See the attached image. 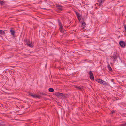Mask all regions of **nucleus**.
I'll use <instances>...</instances> for the list:
<instances>
[{"label": "nucleus", "instance_id": "1", "mask_svg": "<svg viewBox=\"0 0 126 126\" xmlns=\"http://www.w3.org/2000/svg\"><path fill=\"white\" fill-rule=\"evenodd\" d=\"M26 43L30 47L32 48L33 47V45L32 44L31 41H30L29 40H26Z\"/></svg>", "mask_w": 126, "mask_h": 126}, {"label": "nucleus", "instance_id": "21", "mask_svg": "<svg viewBox=\"0 0 126 126\" xmlns=\"http://www.w3.org/2000/svg\"><path fill=\"white\" fill-rule=\"evenodd\" d=\"M4 3V2L3 1L0 0V5H3Z\"/></svg>", "mask_w": 126, "mask_h": 126}, {"label": "nucleus", "instance_id": "15", "mask_svg": "<svg viewBox=\"0 0 126 126\" xmlns=\"http://www.w3.org/2000/svg\"><path fill=\"white\" fill-rule=\"evenodd\" d=\"M108 70L109 71H112V69L110 65H108Z\"/></svg>", "mask_w": 126, "mask_h": 126}, {"label": "nucleus", "instance_id": "2", "mask_svg": "<svg viewBox=\"0 0 126 126\" xmlns=\"http://www.w3.org/2000/svg\"><path fill=\"white\" fill-rule=\"evenodd\" d=\"M29 95L32 97L34 98H39L40 97V95H36L34 94H33L32 93H30L29 94Z\"/></svg>", "mask_w": 126, "mask_h": 126}, {"label": "nucleus", "instance_id": "11", "mask_svg": "<svg viewBox=\"0 0 126 126\" xmlns=\"http://www.w3.org/2000/svg\"><path fill=\"white\" fill-rule=\"evenodd\" d=\"M102 80L101 79H97L96 80V81L98 82L101 84V83Z\"/></svg>", "mask_w": 126, "mask_h": 126}, {"label": "nucleus", "instance_id": "19", "mask_svg": "<svg viewBox=\"0 0 126 126\" xmlns=\"http://www.w3.org/2000/svg\"><path fill=\"white\" fill-rule=\"evenodd\" d=\"M121 126H126V122H125L124 123L121 124Z\"/></svg>", "mask_w": 126, "mask_h": 126}, {"label": "nucleus", "instance_id": "10", "mask_svg": "<svg viewBox=\"0 0 126 126\" xmlns=\"http://www.w3.org/2000/svg\"><path fill=\"white\" fill-rule=\"evenodd\" d=\"M5 32L3 30H0V34H5Z\"/></svg>", "mask_w": 126, "mask_h": 126}, {"label": "nucleus", "instance_id": "26", "mask_svg": "<svg viewBox=\"0 0 126 126\" xmlns=\"http://www.w3.org/2000/svg\"><path fill=\"white\" fill-rule=\"evenodd\" d=\"M112 80H113V79H112Z\"/></svg>", "mask_w": 126, "mask_h": 126}, {"label": "nucleus", "instance_id": "18", "mask_svg": "<svg viewBox=\"0 0 126 126\" xmlns=\"http://www.w3.org/2000/svg\"><path fill=\"white\" fill-rule=\"evenodd\" d=\"M58 24L59 26L62 25V24L61 22L60 21V20H58Z\"/></svg>", "mask_w": 126, "mask_h": 126}, {"label": "nucleus", "instance_id": "6", "mask_svg": "<svg viewBox=\"0 0 126 126\" xmlns=\"http://www.w3.org/2000/svg\"><path fill=\"white\" fill-rule=\"evenodd\" d=\"M119 44L122 47H124L125 44V43L124 42L121 41L119 42Z\"/></svg>", "mask_w": 126, "mask_h": 126}, {"label": "nucleus", "instance_id": "9", "mask_svg": "<svg viewBox=\"0 0 126 126\" xmlns=\"http://www.w3.org/2000/svg\"><path fill=\"white\" fill-rule=\"evenodd\" d=\"M56 7H57V8H58V9H60L61 10H62V6H61L60 5H57Z\"/></svg>", "mask_w": 126, "mask_h": 126}, {"label": "nucleus", "instance_id": "7", "mask_svg": "<svg viewBox=\"0 0 126 126\" xmlns=\"http://www.w3.org/2000/svg\"><path fill=\"white\" fill-rule=\"evenodd\" d=\"M76 15L78 20L80 21L81 18V15L79 13H76Z\"/></svg>", "mask_w": 126, "mask_h": 126}, {"label": "nucleus", "instance_id": "16", "mask_svg": "<svg viewBox=\"0 0 126 126\" xmlns=\"http://www.w3.org/2000/svg\"><path fill=\"white\" fill-rule=\"evenodd\" d=\"M86 24L84 22H83L82 23V26L83 27L82 28L83 29H84V27H83V26H85V25H86Z\"/></svg>", "mask_w": 126, "mask_h": 126}, {"label": "nucleus", "instance_id": "12", "mask_svg": "<svg viewBox=\"0 0 126 126\" xmlns=\"http://www.w3.org/2000/svg\"><path fill=\"white\" fill-rule=\"evenodd\" d=\"M75 87L79 90H81L82 89V87L78 86H76Z\"/></svg>", "mask_w": 126, "mask_h": 126}, {"label": "nucleus", "instance_id": "8", "mask_svg": "<svg viewBox=\"0 0 126 126\" xmlns=\"http://www.w3.org/2000/svg\"><path fill=\"white\" fill-rule=\"evenodd\" d=\"M10 32L11 33V35H14L15 34V32L14 30L11 29L10 30Z\"/></svg>", "mask_w": 126, "mask_h": 126}, {"label": "nucleus", "instance_id": "14", "mask_svg": "<svg viewBox=\"0 0 126 126\" xmlns=\"http://www.w3.org/2000/svg\"><path fill=\"white\" fill-rule=\"evenodd\" d=\"M101 84H102L103 85H105L107 84V83L105 81L102 80V82H101Z\"/></svg>", "mask_w": 126, "mask_h": 126}, {"label": "nucleus", "instance_id": "17", "mask_svg": "<svg viewBox=\"0 0 126 126\" xmlns=\"http://www.w3.org/2000/svg\"><path fill=\"white\" fill-rule=\"evenodd\" d=\"M117 56L116 55H115L114 56H113L112 57V58L113 59L114 61H115L117 59Z\"/></svg>", "mask_w": 126, "mask_h": 126}, {"label": "nucleus", "instance_id": "22", "mask_svg": "<svg viewBox=\"0 0 126 126\" xmlns=\"http://www.w3.org/2000/svg\"><path fill=\"white\" fill-rule=\"evenodd\" d=\"M0 126H6V125L4 123H1V125H0Z\"/></svg>", "mask_w": 126, "mask_h": 126}, {"label": "nucleus", "instance_id": "4", "mask_svg": "<svg viewBox=\"0 0 126 126\" xmlns=\"http://www.w3.org/2000/svg\"><path fill=\"white\" fill-rule=\"evenodd\" d=\"M89 74L90 79L92 80H94V78L93 76V74L91 71H90L89 72Z\"/></svg>", "mask_w": 126, "mask_h": 126}, {"label": "nucleus", "instance_id": "25", "mask_svg": "<svg viewBox=\"0 0 126 126\" xmlns=\"http://www.w3.org/2000/svg\"><path fill=\"white\" fill-rule=\"evenodd\" d=\"M2 123V122L0 120V126H1L0 125H1V124Z\"/></svg>", "mask_w": 126, "mask_h": 126}, {"label": "nucleus", "instance_id": "23", "mask_svg": "<svg viewBox=\"0 0 126 126\" xmlns=\"http://www.w3.org/2000/svg\"><path fill=\"white\" fill-rule=\"evenodd\" d=\"M124 25L125 30L126 32V25L125 24H124Z\"/></svg>", "mask_w": 126, "mask_h": 126}, {"label": "nucleus", "instance_id": "13", "mask_svg": "<svg viewBox=\"0 0 126 126\" xmlns=\"http://www.w3.org/2000/svg\"><path fill=\"white\" fill-rule=\"evenodd\" d=\"M48 90L50 92H52L54 91V90L53 88H51L49 89Z\"/></svg>", "mask_w": 126, "mask_h": 126}, {"label": "nucleus", "instance_id": "5", "mask_svg": "<svg viewBox=\"0 0 126 126\" xmlns=\"http://www.w3.org/2000/svg\"><path fill=\"white\" fill-rule=\"evenodd\" d=\"M104 1V0H99L98 1V3H97L96 4H97V5L99 4L98 5L100 6L103 3Z\"/></svg>", "mask_w": 126, "mask_h": 126}, {"label": "nucleus", "instance_id": "3", "mask_svg": "<svg viewBox=\"0 0 126 126\" xmlns=\"http://www.w3.org/2000/svg\"><path fill=\"white\" fill-rule=\"evenodd\" d=\"M54 94L56 96L58 97H61L63 95V93L59 92H55Z\"/></svg>", "mask_w": 126, "mask_h": 126}, {"label": "nucleus", "instance_id": "24", "mask_svg": "<svg viewBox=\"0 0 126 126\" xmlns=\"http://www.w3.org/2000/svg\"><path fill=\"white\" fill-rule=\"evenodd\" d=\"M61 28H63V26H62V25L59 26V29H61Z\"/></svg>", "mask_w": 126, "mask_h": 126}, {"label": "nucleus", "instance_id": "20", "mask_svg": "<svg viewBox=\"0 0 126 126\" xmlns=\"http://www.w3.org/2000/svg\"><path fill=\"white\" fill-rule=\"evenodd\" d=\"M60 30V31L62 33H63V28H61L59 29Z\"/></svg>", "mask_w": 126, "mask_h": 126}]
</instances>
